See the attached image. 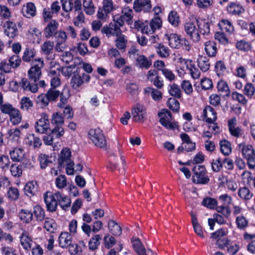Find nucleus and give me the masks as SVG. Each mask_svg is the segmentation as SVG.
Masks as SVG:
<instances>
[{
	"label": "nucleus",
	"mask_w": 255,
	"mask_h": 255,
	"mask_svg": "<svg viewBox=\"0 0 255 255\" xmlns=\"http://www.w3.org/2000/svg\"><path fill=\"white\" fill-rule=\"evenodd\" d=\"M43 196L47 210L50 212L55 211L58 205V201L57 197L55 196V193L53 194L51 192H47L44 194Z\"/></svg>",
	"instance_id": "obj_13"
},
{
	"label": "nucleus",
	"mask_w": 255,
	"mask_h": 255,
	"mask_svg": "<svg viewBox=\"0 0 255 255\" xmlns=\"http://www.w3.org/2000/svg\"><path fill=\"white\" fill-rule=\"evenodd\" d=\"M226 71V67L223 61H218L216 62L215 66V71L218 76L224 75Z\"/></svg>",
	"instance_id": "obj_57"
},
{
	"label": "nucleus",
	"mask_w": 255,
	"mask_h": 255,
	"mask_svg": "<svg viewBox=\"0 0 255 255\" xmlns=\"http://www.w3.org/2000/svg\"><path fill=\"white\" fill-rule=\"evenodd\" d=\"M25 194L28 196L35 195L37 191V184L36 182L31 181L28 182L24 187Z\"/></svg>",
	"instance_id": "obj_35"
},
{
	"label": "nucleus",
	"mask_w": 255,
	"mask_h": 255,
	"mask_svg": "<svg viewBox=\"0 0 255 255\" xmlns=\"http://www.w3.org/2000/svg\"><path fill=\"white\" fill-rule=\"evenodd\" d=\"M12 16V12L7 6L0 4V26L4 22L9 20Z\"/></svg>",
	"instance_id": "obj_22"
},
{
	"label": "nucleus",
	"mask_w": 255,
	"mask_h": 255,
	"mask_svg": "<svg viewBox=\"0 0 255 255\" xmlns=\"http://www.w3.org/2000/svg\"><path fill=\"white\" fill-rule=\"evenodd\" d=\"M3 26L4 33L9 38L15 37L18 33V29L16 24L11 21L7 20L3 22Z\"/></svg>",
	"instance_id": "obj_15"
},
{
	"label": "nucleus",
	"mask_w": 255,
	"mask_h": 255,
	"mask_svg": "<svg viewBox=\"0 0 255 255\" xmlns=\"http://www.w3.org/2000/svg\"><path fill=\"white\" fill-rule=\"evenodd\" d=\"M83 84L81 76L78 73H74L71 80L70 84L74 89H77Z\"/></svg>",
	"instance_id": "obj_49"
},
{
	"label": "nucleus",
	"mask_w": 255,
	"mask_h": 255,
	"mask_svg": "<svg viewBox=\"0 0 255 255\" xmlns=\"http://www.w3.org/2000/svg\"><path fill=\"white\" fill-rule=\"evenodd\" d=\"M20 241L21 245L25 250L29 251L31 249L33 241L28 233L23 232L21 234Z\"/></svg>",
	"instance_id": "obj_21"
},
{
	"label": "nucleus",
	"mask_w": 255,
	"mask_h": 255,
	"mask_svg": "<svg viewBox=\"0 0 255 255\" xmlns=\"http://www.w3.org/2000/svg\"><path fill=\"white\" fill-rule=\"evenodd\" d=\"M203 115L207 123H213L217 119V113L210 106L205 107L203 110Z\"/></svg>",
	"instance_id": "obj_20"
},
{
	"label": "nucleus",
	"mask_w": 255,
	"mask_h": 255,
	"mask_svg": "<svg viewBox=\"0 0 255 255\" xmlns=\"http://www.w3.org/2000/svg\"><path fill=\"white\" fill-rule=\"evenodd\" d=\"M244 94L249 98L251 99L255 93V87L251 83H248L244 87Z\"/></svg>",
	"instance_id": "obj_64"
},
{
	"label": "nucleus",
	"mask_w": 255,
	"mask_h": 255,
	"mask_svg": "<svg viewBox=\"0 0 255 255\" xmlns=\"http://www.w3.org/2000/svg\"><path fill=\"white\" fill-rule=\"evenodd\" d=\"M88 137L96 146L101 148L106 149L107 140L103 131L100 128H97L89 130Z\"/></svg>",
	"instance_id": "obj_5"
},
{
	"label": "nucleus",
	"mask_w": 255,
	"mask_h": 255,
	"mask_svg": "<svg viewBox=\"0 0 255 255\" xmlns=\"http://www.w3.org/2000/svg\"><path fill=\"white\" fill-rule=\"evenodd\" d=\"M51 123L54 126H62L64 124V119L62 114L58 112L53 113Z\"/></svg>",
	"instance_id": "obj_53"
},
{
	"label": "nucleus",
	"mask_w": 255,
	"mask_h": 255,
	"mask_svg": "<svg viewBox=\"0 0 255 255\" xmlns=\"http://www.w3.org/2000/svg\"><path fill=\"white\" fill-rule=\"evenodd\" d=\"M168 92L170 95L176 98H180L181 97V91L177 84H172L169 85Z\"/></svg>",
	"instance_id": "obj_56"
},
{
	"label": "nucleus",
	"mask_w": 255,
	"mask_h": 255,
	"mask_svg": "<svg viewBox=\"0 0 255 255\" xmlns=\"http://www.w3.org/2000/svg\"><path fill=\"white\" fill-rule=\"evenodd\" d=\"M187 68L189 71V73L193 79H199L200 76V71L197 68L195 65L191 64V61H187Z\"/></svg>",
	"instance_id": "obj_42"
},
{
	"label": "nucleus",
	"mask_w": 255,
	"mask_h": 255,
	"mask_svg": "<svg viewBox=\"0 0 255 255\" xmlns=\"http://www.w3.org/2000/svg\"><path fill=\"white\" fill-rule=\"evenodd\" d=\"M165 36L171 47L178 48L181 45L182 41L177 34L175 33L166 34Z\"/></svg>",
	"instance_id": "obj_28"
},
{
	"label": "nucleus",
	"mask_w": 255,
	"mask_h": 255,
	"mask_svg": "<svg viewBox=\"0 0 255 255\" xmlns=\"http://www.w3.org/2000/svg\"><path fill=\"white\" fill-rule=\"evenodd\" d=\"M33 214L37 221L41 222L45 218L44 210L39 205H36L33 207Z\"/></svg>",
	"instance_id": "obj_50"
},
{
	"label": "nucleus",
	"mask_w": 255,
	"mask_h": 255,
	"mask_svg": "<svg viewBox=\"0 0 255 255\" xmlns=\"http://www.w3.org/2000/svg\"><path fill=\"white\" fill-rule=\"evenodd\" d=\"M236 223L237 227L241 230L246 228L248 225V220L245 217L242 215H239L237 216L236 219Z\"/></svg>",
	"instance_id": "obj_62"
},
{
	"label": "nucleus",
	"mask_w": 255,
	"mask_h": 255,
	"mask_svg": "<svg viewBox=\"0 0 255 255\" xmlns=\"http://www.w3.org/2000/svg\"><path fill=\"white\" fill-rule=\"evenodd\" d=\"M20 219L23 222L27 223L32 220L33 214L28 210L21 209L18 214Z\"/></svg>",
	"instance_id": "obj_46"
},
{
	"label": "nucleus",
	"mask_w": 255,
	"mask_h": 255,
	"mask_svg": "<svg viewBox=\"0 0 255 255\" xmlns=\"http://www.w3.org/2000/svg\"><path fill=\"white\" fill-rule=\"evenodd\" d=\"M198 65L203 72L207 71L210 67L209 59L206 56H199L198 59Z\"/></svg>",
	"instance_id": "obj_34"
},
{
	"label": "nucleus",
	"mask_w": 255,
	"mask_h": 255,
	"mask_svg": "<svg viewBox=\"0 0 255 255\" xmlns=\"http://www.w3.org/2000/svg\"><path fill=\"white\" fill-rule=\"evenodd\" d=\"M196 22L198 30L199 29L200 32L202 34L204 35H208L210 34V25L208 22H206L204 20H202L199 22L198 20H196Z\"/></svg>",
	"instance_id": "obj_41"
},
{
	"label": "nucleus",
	"mask_w": 255,
	"mask_h": 255,
	"mask_svg": "<svg viewBox=\"0 0 255 255\" xmlns=\"http://www.w3.org/2000/svg\"><path fill=\"white\" fill-rule=\"evenodd\" d=\"M101 32L106 34L108 37L112 36H118L122 34L121 29L112 22L110 23L108 25L104 26L101 30Z\"/></svg>",
	"instance_id": "obj_14"
},
{
	"label": "nucleus",
	"mask_w": 255,
	"mask_h": 255,
	"mask_svg": "<svg viewBox=\"0 0 255 255\" xmlns=\"http://www.w3.org/2000/svg\"><path fill=\"white\" fill-rule=\"evenodd\" d=\"M193 171L197 178V183L204 184L209 181V178L206 175V170L204 166L196 165L193 168Z\"/></svg>",
	"instance_id": "obj_11"
},
{
	"label": "nucleus",
	"mask_w": 255,
	"mask_h": 255,
	"mask_svg": "<svg viewBox=\"0 0 255 255\" xmlns=\"http://www.w3.org/2000/svg\"><path fill=\"white\" fill-rule=\"evenodd\" d=\"M59 244L62 248H66L72 244V237L68 232H62L58 239Z\"/></svg>",
	"instance_id": "obj_25"
},
{
	"label": "nucleus",
	"mask_w": 255,
	"mask_h": 255,
	"mask_svg": "<svg viewBox=\"0 0 255 255\" xmlns=\"http://www.w3.org/2000/svg\"><path fill=\"white\" fill-rule=\"evenodd\" d=\"M236 47L241 51L247 52L252 49V45L250 42L243 39L237 41Z\"/></svg>",
	"instance_id": "obj_38"
},
{
	"label": "nucleus",
	"mask_w": 255,
	"mask_h": 255,
	"mask_svg": "<svg viewBox=\"0 0 255 255\" xmlns=\"http://www.w3.org/2000/svg\"><path fill=\"white\" fill-rule=\"evenodd\" d=\"M9 154L12 161L19 162L24 158L25 152L23 148L16 147L10 151Z\"/></svg>",
	"instance_id": "obj_27"
},
{
	"label": "nucleus",
	"mask_w": 255,
	"mask_h": 255,
	"mask_svg": "<svg viewBox=\"0 0 255 255\" xmlns=\"http://www.w3.org/2000/svg\"><path fill=\"white\" fill-rule=\"evenodd\" d=\"M10 171L11 175L15 177H19L22 174V166L17 164H13L11 165Z\"/></svg>",
	"instance_id": "obj_59"
},
{
	"label": "nucleus",
	"mask_w": 255,
	"mask_h": 255,
	"mask_svg": "<svg viewBox=\"0 0 255 255\" xmlns=\"http://www.w3.org/2000/svg\"><path fill=\"white\" fill-rule=\"evenodd\" d=\"M229 130L231 134L236 137H239L243 135V130L237 125L236 118H233L228 121Z\"/></svg>",
	"instance_id": "obj_18"
},
{
	"label": "nucleus",
	"mask_w": 255,
	"mask_h": 255,
	"mask_svg": "<svg viewBox=\"0 0 255 255\" xmlns=\"http://www.w3.org/2000/svg\"><path fill=\"white\" fill-rule=\"evenodd\" d=\"M10 121L13 125H16L19 124L21 121V116L19 111L15 109L9 115Z\"/></svg>",
	"instance_id": "obj_52"
},
{
	"label": "nucleus",
	"mask_w": 255,
	"mask_h": 255,
	"mask_svg": "<svg viewBox=\"0 0 255 255\" xmlns=\"http://www.w3.org/2000/svg\"><path fill=\"white\" fill-rule=\"evenodd\" d=\"M117 37V38L115 41L116 47L119 50L125 51L128 43L126 37L123 34H121Z\"/></svg>",
	"instance_id": "obj_37"
},
{
	"label": "nucleus",
	"mask_w": 255,
	"mask_h": 255,
	"mask_svg": "<svg viewBox=\"0 0 255 255\" xmlns=\"http://www.w3.org/2000/svg\"><path fill=\"white\" fill-rule=\"evenodd\" d=\"M44 66V61L40 58H35L32 61L31 67L28 71L29 79L33 84H36L42 75L41 69Z\"/></svg>",
	"instance_id": "obj_4"
},
{
	"label": "nucleus",
	"mask_w": 255,
	"mask_h": 255,
	"mask_svg": "<svg viewBox=\"0 0 255 255\" xmlns=\"http://www.w3.org/2000/svg\"><path fill=\"white\" fill-rule=\"evenodd\" d=\"M133 15V11L129 7H125L123 8L120 16L128 25H130L131 27L133 26V23L132 24Z\"/></svg>",
	"instance_id": "obj_29"
},
{
	"label": "nucleus",
	"mask_w": 255,
	"mask_h": 255,
	"mask_svg": "<svg viewBox=\"0 0 255 255\" xmlns=\"http://www.w3.org/2000/svg\"><path fill=\"white\" fill-rule=\"evenodd\" d=\"M151 8L150 0H136L133 3V9L136 12H149Z\"/></svg>",
	"instance_id": "obj_16"
},
{
	"label": "nucleus",
	"mask_w": 255,
	"mask_h": 255,
	"mask_svg": "<svg viewBox=\"0 0 255 255\" xmlns=\"http://www.w3.org/2000/svg\"><path fill=\"white\" fill-rule=\"evenodd\" d=\"M23 15L27 18H30L36 14V8L33 3L29 2L25 7L23 8Z\"/></svg>",
	"instance_id": "obj_40"
},
{
	"label": "nucleus",
	"mask_w": 255,
	"mask_h": 255,
	"mask_svg": "<svg viewBox=\"0 0 255 255\" xmlns=\"http://www.w3.org/2000/svg\"><path fill=\"white\" fill-rule=\"evenodd\" d=\"M19 88L33 93H36L38 90L37 84H30V82L25 78H22L19 82L12 81L9 83V89L11 91L14 92H18Z\"/></svg>",
	"instance_id": "obj_3"
},
{
	"label": "nucleus",
	"mask_w": 255,
	"mask_h": 255,
	"mask_svg": "<svg viewBox=\"0 0 255 255\" xmlns=\"http://www.w3.org/2000/svg\"><path fill=\"white\" fill-rule=\"evenodd\" d=\"M218 26L223 31H225L229 34L233 33L234 30L232 22L227 19H222L218 23Z\"/></svg>",
	"instance_id": "obj_32"
},
{
	"label": "nucleus",
	"mask_w": 255,
	"mask_h": 255,
	"mask_svg": "<svg viewBox=\"0 0 255 255\" xmlns=\"http://www.w3.org/2000/svg\"><path fill=\"white\" fill-rule=\"evenodd\" d=\"M180 138L183 141L181 145L178 148V152L186 151L187 152L195 150L196 148L195 143L192 142L188 134L182 133L180 134Z\"/></svg>",
	"instance_id": "obj_10"
},
{
	"label": "nucleus",
	"mask_w": 255,
	"mask_h": 255,
	"mask_svg": "<svg viewBox=\"0 0 255 255\" xmlns=\"http://www.w3.org/2000/svg\"><path fill=\"white\" fill-rule=\"evenodd\" d=\"M197 24L192 22H188L184 24V30L187 35L194 42L200 40L199 30Z\"/></svg>",
	"instance_id": "obj_7"
},
{
	"label": "nucleus",
	"mask_w": 255,
	"mask_h": 255,
	"mask_svg": "<svg viewBox=\"0 0 255 255\" xmlns=\"http://www.w3.org/2000/svg\"><path fill=\"white\" fill-rule=\"evenodd\" d=\"M83 6L84 11L88 15H93L95 12L96 7L92 0H84Z\"/></svg>",
	"instance_id": "obj_39"
},
{
	"label": "nucleus",
	"mask_w": 255,
	"mask_h": 255,
	"mask_svg": "<svg viewBox=\"0 0 255 255\" xmlns=\"http://www.w3.org/2000/svg\"><path fill=\"white\" fill-rule=\"evenodd\" d=\"M36 55V51L33 48L26 47L23 53L22 57V60L25 62L32 63V61L34 60V57Z\"/></svg>",
	"instance_id": "obj_31"
},
{
	"label": "nucleus",
	"mask_w": 255,
	"mask_h": 255,
	"mask_svg": "<svg viewBox=\"0 0 255 255\" xmlns=\"http://www.w3.org/2000/svg\"><path fill=\"white\" fill-rule=\"evenodd\" d=\"M160 123L166 128L174 130L177 127V122H172L171 113L167 110L163 109L158 113Z\"/></svg>",
	"instance_id": "obj_6"
},
{
	"label": "nucleus",
	"mask_w": 255,
	"mask_h": 255,
	"mask_svg": "<svg viewBox=\"0 0 255 255\" xmlns=\"http://www.w3.org/2000/svg\"><path fill=\"white\" fill-rule=\"evenodd\" d=\"M108 228L113 235L118 236L122 233V228L115 221L111 220L108 223Z\"/></svg>",
	"instance_id": "obj_44"
},
{
	"label": "nucleus",
	"mask_w": 255,
	"mask_h": 255,
	"mask_svg": "<svg viewBox=\"0 0 255 255\" xmlns=\"http://www.w3.org/2000/svg\"><path fill=\"white\" fill-rule=\"evenodd\" d=\"M167 106L172 111L177 112L179 110L180 104L175 98H170L167 101Z\"/></svg>",
	"instance_id": "obj_63"
},
{
	"label": "nucleus",
	"mask_w": 255,
	"mask_h": 255,
	"mask_svg": "<svg viewBox=\"0 0 255 255\" xmlns=\"http://www.w3.org/2000/svg\"><path fill=\"white\" fill-rule=\"evenodd\" d=\"M239 197L243 200H249L253 197L252 193L246 187H241L238 191Z\"/></svg>",
	"instance_id": "obj_43"
},
{
	"label": "nucleus",
	"mask_w": 255,
	"mask_h": 255,
	"mask_svg": "<svg viewBox=\"0 0 255 255\" xmlns=\"http://www.w3.org/2000/svg\"><path fill=\"white\" fill-rule=\"evenodd\" d=\"M202 204L209 209H215L217 206L218 202L214 198L207 197L203 200Z\"/></svg>",
	"instance_id": "obj_55"
},
{
	"label": "nucleus",
	"mask_w": 255,
	"mask_h": 255,
	"mask_svg": "<svg viewBox=\"0 0 255 255\" xmlns=\"http://www.w3.org/2000/svg\"><path fill=\"white\" fill-rule=\"evenodd\" d=\"M58 23L55 20H51L45 27L44 34L46 38H50L56 34Z\"/></svg>",
	"instance_id": "obj_19"
},
{
	"label": "nucleus",
	"mask_w": 255,
	"mask_h": 255,
	"mask_svg": "<svg viewBox=\"0 0 255 255\" xmlns=\"http://www.w3.org/2000/svg\"><path fill=\"white\" fill-rule=\"evenodd\" d=\"M227 10L230 14L239 15L244 12L245 10L240 3L237 2H231L228 5Z\"/></svg>",
	"instance_id": "obj_26"
},
{
	"label": "nucleus",
	"mask_w": 255,
	"mask_h": 255,
	"mask_svg": "<svg viewBox=\"0 0 255 255\" xmlns=\"http://www.w3.org/2000/svg\"><path fill=\"white\" fill-rule=\"evenodd\" d=\"M204 46L205 51L209 57H213L216 55L218 49L215 41L209 40L205 42Z\"/></svg>",
	"instance_id": "obj_24"
},
{
	"label": "nucleus",
	"mask_w": 255,
	"mask_h": 255,
	"mask_svg": "<svg viewBox=\"0 0 255 255\" xmlns=\"http://www.w3.org/2000/svg\"><path fill=\"white\" fill-rule=\"evenodd\" d=\"M56 224L50 218H46L45 220L44 227L48 232L54 233L56 229Z\"/></svg>",
	"instance_id": "obj_58"
},
{
	"label": "nucleus",
	"mask_w": 255,
	"mask_h": 255,
	"mask_svg": "<svg viewBox=\"0 0 255 255\" xmlns=\"http://www.w3.org/2000/svg\"><path fill=\"white\" fill-rule=\"evenodd\" d=\"M144 91L145 93H150L152 98L155 101H159L162 99V93L156 89L147 87Z\"/></svg>",
	"instance_id": "obj_51"
},
{
	"label": "nucleus",
	"mask_w": 255,
	"mask_h": 255,
	"mask_svg": "<svg viewBox=\"0 0 255 255\" xmlns=\"http://www.w3.org/2000/svg\"><path fill=\"white\" fill-rule=\"evenodd\" d=\"M237 149L247 160L249 168H255V150L253 145L243 142L238 144Z\"/></svg>",
	"instance_id": "obj_1"
},
{
	"label": "nucleus",
	"mask_w": 255,
	"mask_h": 255,
	"mask_svg": "<svg viewBox=\"0 0 255 255\" xmlns=\"http://www.w3.org/2000/svg\"><path fill=\"white\" fill-rule=\"evenodd\" d=\"M55 196L57 197L58 204L62 209L67 210L70 206L71 202L69 197L63 196L59 192L55 193Z\"/></svg>",
	"instance_id": "obj_23"
},
{
	"label": "nucleus",
	"mask_w": 255,
	"mask_h": 255,
	"mask_svg": "<svg viewBox=\"0 0 255 255\" xmlns=\"http://www.w3.org/2000/svg\"><path fill=\"white\" fill-rule=\"evenodd\" d=\"M131 28L136 29L138 31H141L142 33L146 34H151L154 32L153 30L150 29V21L147 20L143 21L141 20H135Z\"/></svg>",
	"instance_id": "obj_12"
},
{
	"label": "nucleus",
	"mask_w": 255,
	"mask_h": 255,
	"mask_svg": "<svg viewBox=\"0 0 255 255\" xmlns=\"http://www.w3.org/2000/svg\"><path fill=\"white\" fill-rule=\"evenodd\" d=\"M41 50L42 53L46 56L47 59H54V42L49 40L45 41L41 45Z\"/></svg>",
	"instance_id": "obj_17"
},
{
	"label": "nucleus",
	"mask_w": 255,
	"mask_h": 255,
	"mask_svg": "<svg viewBox=\"0 0 255 255\" xmlns=\"http://www.w3.org/2000/svg\"><path fill=\"white\" fill-rule=\"evenodd\" d=\"M168 21L174 26H177L179 23V17L176 11L172 10L169 13Z\"/></svg>",
	"instance_id": "obj_60"
},
{
	"label": "nucleus",
	"mask_w": 255,
	"mask_h": 255,
	"mask_svg": "<svg viewBox=\"0 0 255 255\" xmlns=\"http://www.w3.org/2000/svg\"><path fill=\"white\" fill-rule=\"evenodd\" d=\"M133 120L136 122H143L146 116V108L139 103H137L131 109Z\"/></svg>",
	"instance_id": "obj_8"
},
{
	"label": "nucleus",
	"mask_w": 255,
	"mask_h": 255,
	"mask_svg": "<svg viewBox=\"0 0 255 255\" xmlns=\"http://www.w3.org/2000/svg\"><path fill=\"white\" fill-rule=\"evenodd\" d=\"M217 88L219 92L224 93L226 96H229L230 94V89L227 83L224 80H220L217 84Z\"/></svg>",
	"instance_id": "obj_61"
},
{
	"label": "nucleus",
	"mask_w": 255,
	"mask_h": 255,
	"mask_svg": "<svg viewBox=\"0 0 255 255\" xmlns=\"http://www.w3.org/2000/svg\"><path fill=\"white\" fill-rule=\"evenodd\" d=\"M150 29L153 30L154 32L159 29L162 25L161 18L159 16H154L150 20Z\"/></svg>",
	"instance_id": "obj_54"
},
{
	"label": "nucleus",
	"mask_w": 255,
	"mask_h": 255,
	"mask_svg": "<svg viewBox=\"0 0 255 255\" xmlns=\"http://www.w3.org/2000/svg\"><path fill=\"white\" fill-rule=\"evenodd\" d=\"M35 128L37 132L44 133L50 129L48 116L45 113L41 115V118L35 123Z\"/></svg>",
	"instance_id": "obj_9"
},
{
	"label": "nucleus",
	"mask_w": 255,
	"mask_h": 255,
	"mask_svg": "<svg viewBox=\"0 0 255 255\" xmlns=\"http://www.w3.org/2000/svg\"><path fill=\"white\" fill-rule=\"evenodd\" d=\"M102 238L99 235L94 236L89 242V248L91 251L96 250L100 245Z\"/></svg>",
	"instance_id": "obj_48"
},
{
	"label": "nucleus",
	"mask_w": 255,
	"mask_h": 255,
	"mask_svg": "<svg viewBox=\"0 0 255 255\" xmlns=\"http://www.w3.org/2000/svg\"><path fill=\"white\" fill-rule=\"evenodd\" d=\"M154 47L156 49L157 54L162 58H166L170 54V50L168 47L161 43H157Z\"/></svg>",
	"instance_id": "obj_45"
},
{
	"label": "nucleus",
	"mask_w": 255,
	"mask_h": 255,
	"mask_svg": "<svg viewBox=\"0 0 255 255\" xmlns=\"http://www.w3.org/2000/svg\"><path fill=\"white\" fill-rule=\"evenodd\" d=\"M28 38L33 43L39 44L41 38V31L36 27H31L28 30Z\"/></svg>",
	"instance_id": "obj_30"
},
{
	"label": "nucleus",
	"mask_w": 255,
	"mask_h": 255,
	"mask_svg": "<svg viewBox=\"0 0 255 255\" xmlns=\"http://www.w3.org/2000/svg\"><path fill=\"white\" fill-rule=\"evenodd\" d=\"M136 65L141 68L148 69L151 65V60L145 56L140 55L136 58Z\"/></svg>",
	"instance_id": "obj_33"
},
{
	"label": "nucleus",
	"mask_w": 255,
	"mask_h": 255,
	"mask_svg": "<svg viewBox=\"0 0 255 255\" xmlns=\"http://www.w3.org/2000/svg\"><path fill=\"white\" fill-rule=\"evenodd\" d=\"M220 150L225 155H229L232 152L231 143L226 140H222L220 142Z\"/></svg>",
	"instance_id": "obj_47"
},
{
	"label": "nucleus",
	"mask_w": 255,
	"mask_h": 255,
	"mask_svg": "<svg viewBox=\"0 0 255 255\" xmlns=\"http://www.w3.org/2000/svg\"><path fill=\"white\" fill-rule=\"evenodd\" d=\"M71 152L68 148H63L58 158V164L60 167L66 166V171L68 175L74 174V162L71 159Z\"/></svg>",
	"instance_id": "obj_2"
},
{
	"label": "nucleus",
	"mask_w": 255,
	"mask_h": 255,
	"mask_svg": "<svg viewBox=\"0 0 255 255\" xmlns=\"http://www.w3.org/2000/svg\"><path fill=\"white\" fill-rule=\"evenodd\" d=\"M133 248L135 252L138 255H146L145 249L143 244L138 239H136L132 241Z\"/></svg>",
	"instance_id": "obj_36"
}]
</instances>
